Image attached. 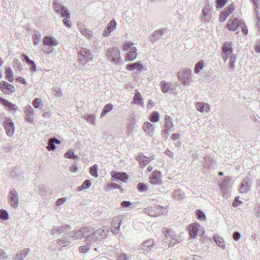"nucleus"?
I'll use <instances>...</instances> for the list:
<instances>
[{
  "label": "nucleus",
  "instance_id": "obj_1",
  "mask_svg": "<svg viewBox=\"0 0 260 260\" xmlns=\"http://www.w3.org/2000/svg\"><path fill=\"white\" fill-rule=\"evenodd\" d=\"M53 8L56 13L60 14L61 17L64 18L63 20L64 25L68 27H71L72 23L69 20L71 18V14L68 9L62 6L57 0L53 1Z\"/></svg>",
  "mask_w": 260,
  "mask_h": 260
},
{
  "label": "nucleus",
  "instance_id": "obj_37",
  "mask_svg": "<svg viewBox=\"0 0 260 260\" xmlns=\"http://www.w3.org/2000/svg\"><path fill=\"white\" fill-rule=\"evenodd\" d=\"M149 120L152 122H156L159 120V114L157 112H153L151 114Z\"/></svg>",
  "mask_w": 260,
  "mask_h": 260
},
{
  "label": "nucleus",
  "instance_id": "obj_5",
  "mask_svg": "<svg viewBox=\"0 0 260 260\" xmlns=\"http://www.w3.org/2000/svg\"><path fill=\"white\" fill-rule=\"evenodd\" d=\"M8 200L11 207L16 208L19 205V198L17 191L13 189L10 191L8 195Z\"/></svg>",
  "mask_w": 260,
  "mask_h": 260
},
{
  "label": "nucleus",
  "instance_id": "obj_13",
  "mask_svg": "<svg viewBox=\"0 0 260 260\" xmlns=\"http://www.w3.org/2000/svg\"><path fill=\"white\" fill-rule=\"evenodd\" d=\"M30 251L29 248H24L18 251L14 255L13 259L14 260H24Z\"/></svg>",
  "mask_w": 260,
  "mask_h": 260
},
{
  "label": "nucleus",
  "instance_id": "obj_17",
  "mask_svg": "<svg viewBox=\"0 0 260 260\" xmlns=\"http://www.w3.org/2000/svg\"><path fill=\"white\" fill-rule=\"evenodd\" d=\"M240 19L238 18H235L230 20L227 24L226 27L229 31H235L237 29L238 25L239 24V21Z\"/></svg>",
  "mask_w": 260,
  "mask_h": 260
},
{
  "label": "nucleus",
  "instance_id": "obj_24",
  "mask_svg": "<svg viewBox=\"0 0 260 260\" xmlns=\"http://www.w3.org/2000/svg\"><path fill=\"white\" fill-rule=\"evenodd\" d=\"M196 108L198 110L202 112H206L209 110V106L208 104L204 103H198L196 104Z\"/></svg>",
  "mask_w": 260,
  "mask_h": 260
},
{
  "label": "nucleus",
  "instance_id": "obj_51",
  "mask_svg": "<svg viewBox=\"0 0 260 260\" xmlns=\"http://www.w3.org/2000/svg\"><path fill=\"white\" fill-rule=\"evenodd\" d=\"M41 41V36L39 34H35L34 36V43L35 45L38 44Z\"/></svg>",
  "mask_w": 260,
  "mask_h": 260
},
{
  "label": "nucleus",
  "instance_id": "obj_57",
  "mask_svg": "<svg viewBox=\"0 0 260 260\" xmlns=\"http://www.w3.org/2000/svg\"><path fill=\"white\" fill-rule=\"evenodd\" d=\"M16 81L17 82H19L20 83L24 84V85H26V84H27L25 80L23 78H22L21 77H18V78H17L16 79Z\"/></svg>",
  "mask_w": 260,
  "mask_h": 260
},
{
  "label": "nucleus",
  "instance_id": "obj_10",
  "mask_svg": "<svg viewBox=\"0 0 260 260\" xmlns=\"http://www.w3.org/2000/svg\"><path fill=\"white\" fill-rule=\"evenodd\" d=\"M108 58L114 62H118L120 60V55L119 50L116 48H112L109 50L107 54Z\"/></svg>",
  "mask_w": 260,
  "mask_h": 260
},
{
  "label": "nucleus",
  "instance_id": "obj_61",
  "mask_svg": "<svg viewBox=\"0 0 260 260\" xmlns=\"http://www.w3.org/2000/svg\"><path fill=\"white\" fill-rule=\"evenodd\" d=\"M69 169L72 172H76L78 170V168L75 165H72L69 167Z\"/></svg>",
  "mask_w": 260,
  "mask_h": 260
},
{
  "label": "nucleus",
  "instance_id": "obj_29",
  "mask_svg": "<svg viewBox=\"0 0 260 260\" xmlns=\"http://www.w3.org/2000/svg\"><path fill=\"white\" fill-rule=\"evenodd\" d=\"M137 159L140 162V165L144 166L147 165L150 161L149 158L144 156L142 154L138 155Z\"/></svg>",
  "mask_w": 260,
  "mask_h": 260
},
{
  "label": "nucleus",
  "instance_id": "obj_32",
  "mask_svg": "<svg viewBox=\"0 0 260 260\" xmlns=\"http://www.w3.org/2000/svg\"><path fill=\"white\" fill-rule=\"evenodd\" d=\"M196 217L198 220L205 221L206 219L205 214L204 212L201 210H197L196 212Z\"/></svg>",
  "mask_w": 260,
  "mask_h": 260
},
{
  "label": "nucleus",
  "instance_id": "obj_60",
  "mask_svg": "<svg viewBox=\"0 0 260 260\" xmlns=\"http://www.w3.org/2000/svg\"><path fill=\"white\" fill-rule=\"evenodd\" d=\"M236 60V55H232L230 57V66L231 67L233 68L234 66V62Z\"/></svg>",
  "mask_w": 260,
  "mask_h": 260
},
{
  "label": "nucleus",
  "instance_id": "obj_50",
  "mask_svg": "<svg viewBox=\"0 0 260 260\" xmlns=\"http://www.w3.org/2000/svg\"><path fill=\"white\" fill-rule=\"evenodd\" d=\"M28 64L30 66L29 69L31 72H34L37 71V66L34 61L31 60Z\"/></svg>",
  "mask_w": 260,
  "mask_h": 260
},
{
  "label": "nucleus",
  "instance_id": "obj_54",
  "mask_svg": "<svg viewBox=\"0 0 260 260\" xmlns=\"http://www.w3.org/2000/svg\"><path fill=\"white\" fill-rule=\"evenodd\" d=\"M129 257L125 253H120L118 256V260H128Z\"/></svg>",
  "mask_w": 260,
  "mask_h": 260
},
{
  "label": "nucleus",
  "instance_id": "obj_6",
  "mask_svg": "<svg viewBox=\"0 0 260 260\" xmlns=\"http://www.w3.org/2000/svg\"><path fill=\"white\" fill-rule=\"evenodd\" d=\"M4 124L7 135L9 137H12L15 131L14 124L12 119L10 117H6Z\"/></svg>",
  "mask_w": 260,
  "mask_h": 260
},
{
  "label": "nucleus",
  "instance_id": "obj_49",
  "mask_svg": "<svg viewBox=\"0 0 260 260\" xmlns=\"http://www.w3.org/2000/svg\"><path fill=\"white\" fill-rule=\"evenodd\" d=\"M78 28L80 29V32H91V31L88 30L86 28H85V26L82 24L79 23L78 24Z\"/></svg>",
  "mask_w": 260,
  "mask_h": 260
},
{
  "label": "nucleus",
  "instance_id": "obj_2",
  "mask_svg": "<svg viewBox=\"0 0 260 260\" xmlns=\"http://www.w3.org/2000/svg\"><path fill=\"white\" fill-rule=\"evenodd\" d=\"M190 238H194L196 237L202 236L205 233L204 228L199 223H192L187 226Z\"/></svg>",
  "mask_w": 260,
  "mask_h": 260
},
{
  "label": "nucleus",
  "instance_id": "obj_41",
  "mask_svg": "<svg viewBox=\"0 0 260 260\" xmlns=\"http://www.w3.org/2000/svg\"><path fill=\"white\" fill-rule=\"evenodd\" d=\"M165 126L167 129H169L173 127V124L171 122V118L169 116H166L165 118Z\"/></svg>",
  "mask_w": 260,
  "mask_h": 260
},
{
  "label": "nucleus",
  "instance_id": "obj_63",
  "mask_svg": "<svg viewBox=\"0 0 260 260\" xmlns=\"http://www.w3.org/2000/svg\"><path fill=\"white\" fill-rule=\"evenodd\" d=\"M180 135L177 133L173 134L171 136V139L173 140H177L179 138Z\"/></svg>",
  "mask_w": 260,
  "mask_h": 260
},
{
  "label": "nucleus",
  "instance_id": "obj_45",
  "mask_svg": "<svg viewBox=\"0 0 260 260\" xmlns=\"http://www.w3.org/2000/svg\"><path fill=\"white\" fill-rule=\"evenodd\" d=\"M90 173L93 176L98 177V168L96 165L90 168Z\"/></svg>",
  "mask_w": 260,
  "mask_h": 260
},
{
  "label": "nucleus",
  "instance_id": "obj_23",
  "mask_svg": "<svg viewBox=\"0 0 260 260\" xmlns=\"http://www.w3.org/2000/svg\"><path fill=\"white\" fill-rule=\"evenodd\" d=\"M96 232H93L91 235L86 236V240L87 241V244L89 245L93 244L97 241V237H96Z\"/></svg>",
  "mask_w": 260,
  "mask_h": 260
},
{
  "label": "nucleus",
  "instance_id": "obj_33",
  "mask_svg": "<svg viewBox=\"0 0 260 260\" xmlns=\"http://www.w3.org/2000/svg\"><path fill=\"white\" fill-rule=\"evenodd\" d=\"M6 78L7 79L11 82H12L14 81L13 78V72L11 68H6Z\"/></svg>",
  "mask_w": 260,
  "mask_h": 260
},
{
  "label": "nucleus",
  "instance_id": "obj_59",
  "mask_svg": "<svg viewBox=\"0 0 260 260\" xmlns=\"http://www.w3.org/2000/svg\"><path fill=\"white\" fill-rule=\"evenodd\" d=\"M21 57H22V59L25 61L26 62H27V63L28 64L30 61V59H29V58L28 57V56L25 54H22V55H21Z\"/></svg>",
  "mask_w": 260,
  "mask_h": 260
},
{
  "label": "nucleus",
  "instance_id": "obj_20",
  "mask_svg": "<svg viewBox=\"0 0 260 260\" xmlns=\"http://www.w3.org/2000/svg\"><path fill=\"white\" fill-rule=\"evenodd\" d=\"M0 102L4 106H5L6 108H8L9 110H18V107L17 106L1 96Z\"/></svg>",
  "mask_w": 260,
  "mask_h": 260
},
{
  "label": "nucleus",
  "instance_id": "obj_15",
  "mask_svg": "<svg viewBox=\"0 0 260 260\" xmlns=\"http://www.w3.org/2000/svg\"><path fill=\"white\" fill-rule=\"evenodd\" d=\"M43 41L45 45L49 47L56 46L58 44L57 40L52 36H46L44 38Z\"/></svg>",
  "mask_w": 260,
  "mask_h": 260
},
{
  "label": "nucleus",
  "instance_id": "obj_7",
  "mask_svg": "<svg viewBox=\"0 0 260 260\" xmlns=\"http://www.w3.org/2000/svg\"><path fill=\"white\" fill-rule=\"evenodd\" d=\"M0 89L3 92L6 94H10L15 91L14 86L5 81L0 82Z\"/></svg>",
  "mask_w": 260,
  "mask_h": 260
},
{
  "label": "nucleus",
  "instance_id": "obj_27",
  "mask_svg": "<svg viewBox=\"0 0 260 260\" xmlns=\"http://www.w3.org/2000/svg\"><path fill=\"white\" fill-rule=\"evenodd\" d=\"M91 183L89 180H85L81 186H78L76 190L77 191H81L83 190L89 188L91 186Z\"/></svg>",
  "mask_w": 260,
  "mask_h": 260
},
{
  "label": "nucleus",
  "instance_id": "obj_36",
  "mask_svg": "<svg viewBox=\"0 0 260 260\" xmlns=\"http://www.w3.org/2000/svg\"><path fill=\"white\" fill-rule=\"evenodd\" d=\"M228 0H215V6L217 9H221L224 7Z\"/></svg>",
  "mask_w": 260,
  "mask_h": 260
},
{
  "label": "nucleus",
  "instance_id": "obj_31",
  "mask_svg": "<svg viewBox=\"0 0 260 260\" xmlns=\"http://www.w3.org/2000/svg\"><path fill=\"white\" fill-rule=\"evenodd\" d=\"M133 100L135 104H137L141 106L143 105V99L139 92L137 91L135 93V95L134 96Z\"/></svg>",
  "mask_w": 260,
  "mask_h": 260
},
{
  "label": "nucleus",
  "instance_id": "obj_3",
  "mask_svg": "<svg viewBox=\"0 0 260 260\" xmlns=\"http://www.w3.org/2000/svg\"><path fill=\"white\" fill-rule=\"evenodd\" d=\"M133 44L130 42H126L123 45V50L126 51H129L125 58L126 61H132L137 57L136 49L133 47Z\"/></svg>",
  "mask_w": 260,
  "mask_h": 260
},
{
  "label": "nucleus",
  "instance_id": "obj_25",
  "mask_svg": "<svg viewBox=\"0 0 260 260\" xmlns=\"http://www.w3.org/2000/svg\"><path fill=\"white\" fill-rule=\"evenodd\" d=\"M237 32H239L241 31L242 32H248V28L247 26L246 25L244 20L240 19L239 21V24L237 26Z\"/></svg>",
  "mask_w": 260,
  "mask_h": 260
},
{
  "label": "nucleus",
  "instance_id": "obj_55",
  "mask_svg": "<svg viewBox=\"0 0 260 260\" xmlns=\"http://www.w3.org/2000/svg\"><path fill=\"white\" fill-rule=\"evenodd\" d=\"M86 120L90 123L94 124L95 117L93 115H89L86 117Z\"/></svg>",
  "mask_w": 260,
  "mask_h": 260
},
{
  "label": "nucleus",
  "instance_id": "obj_39",
  "mask_svg": "<svg viewBox=\"0 0 260 260\" xmlns=\"http://www.w3.org/2000/svg\"><path fill=\"white\" fill-rule=\"evenodd\" d=\"M9 218V214L8 212L5 209L0 210V219L6 220Z\"/></svg>",
  "mask_w": 260,
  "mask_h": 260
},
{
  "label": "nucleus",
  "instance_id": "obj_8",
  "mask_svg": "<svg viewBox=\"0 0 260 260\" xmlns=\"http://www.w3.org/2000/svg\"><path fill=\"white\" fill-rule=\"evenodd\" d=\"M112 180L113 181H121L122 182H126L128 176L125 173L117 172L113 171L111 172Z\"/></svg>",
  "mask_w": 260,
  "mask_h": 260
},
{
  "label": "nucleus",
  "instance_id": "obj_35",
  "mask_svg": "<svg viewBox=\"0 0 260 260\" xmlns=\"http://www.w3.org/2000/svg\"><path fill=\"white\" fill-rule=\"evenodd\" d=\"M32 105L35 108L41 109L42 107V101L40 99L36 98L32 101Z\"/></svg>",
  "mask_w": 260,
  "mask_h": 260
},
{
  "label": "nucleus",
  "instance_id": "obj_48",
  "mask_svg": "<svg viewBox=\"0 0 260 260\" xmlns=\"http://www.w3.org/2000/svg\"><path fill=\"white\" fill-rule=\"evenodd\" d=\"M67 201L66 198H61L58 199L55 202V205L57 206H60L63 204Z\"/></svg>",
  "mask_w": 260,
  "mask_h": 260
},
{
  "label": "nucleus",
  "instance_id": "obj_58",
  "mask_svg": "<svg viewBox=\"0 0 260 260\" xmlns=\"http://www.w3.org/2000/svg\"><path fill=\"white\" fill-rule=\"evenodd\" d=\"M170 233H171V231L169 229H168L167 228H163L162 233L165 236L167 237V236H169Z\"/></svg>",
  "mask_w": 260,
  "mask_h": 260
},
{
  "label": "nucleus",
  "instance_id": "obj_56",
  "mask_svg": "<svg viewBox=\"0 0 260 260\" xmlns=\"http://www.w3.org/2000/svg\"><path fill=\"white\" fill-rule=\"evenodd\" d=\"M58 242L59 243V245H61V244H63L62 245V247H64V246H68L70 242L68 241V240H63V239H59L58 240Z\"/></svg>",
  "mask_w": 260,
  "mask_h": 260
},
{
  "label": "nucleus",
  "instance_id": "obj_46",
  "mask_svg": "<svg viewBox=\"0 0 260 260\" xmlns=\"http://www.w3.org/2000/svg\"><path fill=\"white\" fill-rule=\"evenodd\" d=\"M161 89L164 92H167L170 89V86L167 83L162 82L161 84Z\"/></svg>",
  "mask_w": 260,
  "mask_h": 260
},
{
  "label": "nucleus",
  "instance_id": "obj_11",
  "mask_svg": "<svg viewBox=\"0 0 260 260\" xmlns=\"http://www.w3.org/2000/svg\"><path fill=\"white\" fill-rule=\"evenodd\" d=\"M90 232V229L88 227H83L79 231H77L71 238L74 240L80 239L86 237Z\"/></svg>",
  "mask_w": 260,
  "mask_h": 260
},
{
  "label": "nucleus",
  "instance_id": "obj_14",
  "mask_svg": "<svg viewBox=\"0 0 260 260\" xmlns=\"http://www.w3.org/2000/svg\"><path fill=\"white\" fill-rule=\"evenodd\" d=\"M161 174L159 171H154L149 177V182L152 184H158L160 182Z\"/></svg>",
  "mask_w": 260,
  "mask_h": 260
},
{
  "label": "nucleus",
  "instance_id": "obj_21",
  "mask_svg": "<svg viewBox=\"0 0 260 260\" xmlns=\"http://www.w3.org/2000/svg\"><path fill=\"white\" fill-rule=\"evenodd\" d=\"M143 66L140 62H136L133 64H129L126 66V69L128 70L133 71V70H137L139 71H141L143 68Z\"/></svg>",
  "mask_w": 260,
  "mask_h": 260
},
{
  "label": "nucleus",
  "instance_id": "obj_53",
  "mask_svg": "<svg viewBox=\"0 0 260 260\" xmlns=\"http://www.w3.org/2000/svg\"><path fill=\"white\" fill-rule=\"evenodd\" d=\"M8 256L5 251L3 249H0V260H5L7 259Z\"/></svg>",
  "mask_w": 260,
  "mask_h": 260
},
{
  "label": "nucleus",
  "instance_id": "obj_52",
  "mask_svg": "<svg viewBox=\"0 0 260 260\" xmlns=\"http://www.w3.org/2000/svg\"><path fill=\"white\" fill-rule=\"evenodd\" d=\"M137 188L139 191H146L147 189V186L142 183H139L137 185Z\"/></svg>",
  "mask_w": 260,
  "mask_h": 260
},
{
  "label": "nucleus",
  "instance_id": "obj_40",
  "mask_svg": "<svg viewBox=\"0 0 260 260\" xmlns=\"http://www.w3.org/2000/svg\"><path fill=\"white\" fill-rule=\"evenodd\" d=\"M204 67V62L203 61H200L198 62L194 68V72L196 73H199L200 70H202Z\"/></svg>",
  "mask_w": 260,
  "mask_h": 260
},
{
  "label": "nucleus",
  "instance_id": "obj_38",
  "mask_svg": "<svg viewBox=\"0 0 260 260\" xmlns=\"http://www.w3.org/2000/svg\"><path fill=\"white\" fill-rule=\"evenodd\" d=\"M113 109V106L111 104L106 105L102 112L101 116H104L107 113L111 111Z\"/></svg>",
  "mask_w": 260,
  "mask_h": 260
},
{
  "label": "nucleus",
  "instance_id": "obj_44",
  "mask_svg": "<svg viewBox=\"0 0 260 260\" xmlns=\"http://www.w3.org/2000/svg\"><path fill=\"white\" fill-rule=\"evenodd\" d=\"M53 93L55 96H61L62 95V91L60 88L55 87L53 88Z\"/></svg>",
  "mask_w": 260,
  "mask_h": 260
},
{
  "label": "nucleus",
  "instance_id": "obj_19",
  "mask_svg": "<svg viewBox=\"0 0 260 260\" xmlns=\"http://www.w3.org/2000/svg\"><path fill=\"white\" fill-rule=\"evenodd\" d=\"M143 130L145 132V133L148 135L149 136H152L153 132H154V127L152 124L149 122H145L143 125L142 126Z\"/></svg>",
  "mask_w": 260,
  "mask_h": 260
},
{
  "label": "nucleus",
  "instance_id": "obj_34",
  "mask_svg": "<svg viewBox=\"0 0 260 260\" xmlns=\"http://www.w3.org/2000/svg\"><path fill=\"white\" fill-rule=\"evenodd\" d=\"M66 158L76 159L78 158L77 155H75L73 149H70L64 155Z\"/></svg>",
  "mask_w": 260,
  "mask_h": 260
},
{
  "label": "nucleus",
  "instance_id": "obj_62",
  "mask_svg": "<svg viewBox=\"0 0 260 260\" xmlns=\"http://www.w3.org/2000/svg\"><path fill=\"white\" fill-rule=\"evenodd\" d=\"M239 197H236V199L234 200V201L233 202V205L234 207H237L240 204L241 202L239 201Z\"/></svg>",
  "mask_w": 260,
  "mask_h": 260
},
{
  "label": "nucleus",
  "instance_id": "obj_30",
  "mask_svg": "<svg viewBox=\"0 0 260 260\" xmlns=\"http://www.w3.org/2000/svg\"><path fill=\"white\" fill-rule=\"evenodd\" d=\"M153 245V241L151 240H148L141 244V248L143 250H147L148 248L152 247Z\"/></svg>",
  "mask_w": 260,
  "mask_h": 260
},
{
  "label": "nucleus",
  "instance_id": "obj_18",
  "mask_svg": "<svg viewBox=\"0 0 260 260\" xmlns=\"http://www.w3.org/2000/svg\"><path fill=\"white\" fill-rule=\"evenodd\" d=\"M202 19L205 23L209 22L211 20V11L209 8L205 7L203 9Z\"/></svg>",
  "mask_w": 260,
  "mask_h": 260
},
{
  "label": "nucleus",
  "instance_id": "obj_9",
  "mask_svg": "<svg viewBox=\"0 0 260 260\" xmlns=\"http://www.w3.org/2000/svg\"><path fill=\"white\" fill-rule=\"evenodd\" d=\"M121 216H115L113 217L111 224V230L114 234H116L119 231L121 222Z\"/></svg>",
  "mask_w": 260,
  "mask_h": 260
},
{
  "label": "nucleus",
  "instance_id": "obj_16",
  "mask_svg": "<svg viewBox=\"0 0 260 260\" xmlns=\"http://www.w3.org/2000/svg\"><path fill=\"white\" fill-rule=\"evenodd\" d=\"M25 113L26 114V121L28 122H32L34 121L33 115L34 110L30 105L25 107Z\"/></svg>",
  "mask_w": 260,
  "mask_h": 260
},
{
  "label": "nucleus",
  "instance_id": "obj_28",
  "mask_svg": "<svg viewBox=\"0 0 260 260\" xmlns=\"http://www.w3.org/2000/svg\"><path fill=\"white\" fill-rule=\"evenodd\" d=\"M117 26V23L114 19L111 20L110 22L107 25V29L108 32L107 30H105L104 32H111L115 30Z\"/></svg>",
  "mask_w": 260,
  "mask_h": 260
},
{
  "label": "nucleus",
  "instance_id": "obj_22",
  "mask_svg": "<svg viewBox=\"0 0 260 260\" xmlns=\"http://www.w3.org/2000/svg\"><path fill=\"white\" fill-rule=\"evenodd\" d=\"M232 44L230 43L225 42L222 46V52L225 55H229L232 52Z\"/></svg>",
  "mask_w": 260,
  "mask_h": 260
},
{
  "label": "nucleus",
  "instance_id": "obj_12",
  "mask_svg": "<svg viewBox=\"0 0 260 260\" xmlns=\"http://www.w3.org/2000/svg\"><path fill=\"white\" fill-rule=\"evenodd\" d=\"M191 71L186 70L180 72L178 74L179 79L184 84H188L191 79Z\"/></svg>",
  "mask_w": 260,
  "mask_h": 260
},
{
  "label": "nucleus",
  "instance_id": "obj_4",
  "mask_svg": "<svg viewBox=\"0 0 260 260\" xmlns=\"http://www.w3.org/2000/svg\"><path fill=\"white\" fill-rule=\"evenodd\" d=\"M79 62L84 64L86 61H89L92 59V55L89 49L82 47L78 51Z\"/></svg>",
  "mask_w": 260,
  "mask_h": 260
},
{
  "label": "nucleus",
  "instance_id": "obj_43",
  "mask_svg": "<svg viewBox=\"0 0 260 260\" xmlns=\"http://www.w3.org/2000/svg\"><path fill=\"white\" fill-rule=\"evenodd\" d=\"M56 147L54 144V142H52L50 139H49L48 146L47 147V149L48 151H53L56 149Z\"/></svg>",
  "mask_w": 260,
  "mask_h": 260
},
{
  "label": "nucleus",
  "instance_id": "obj_42",
  "mask_svg": "<svg viewBox=\"0 0 260 260\" xmlns=\"http://www.w3.org/2000/svg\"><path fill=\"white\" fill-rule=\"evenodd\" d=\"M70 226L68 225H65L61 227H58V233L59 234L64 233L69 230H70Z\"/></svg>",
  "mask_w": 260,
  "mask_h": 260
},
{
  "label": "nucleus",
  "instance_id": "obj_47",
  "mask_svg": "<svg viewBox=\"0 0 260 260\" xmlns=\"http://www.w3.org/2000/svg\"><path fill=\"white\" fill-rule=\"evenodd\" d=\"M89 246L88 244H86L85 246H81L79 247V250L81 253H85L89 249Z\"/></svg>",
  "mask_w": 260,
  "mask_h": 260
},
{
  "label": "nucleus",
  "instance_id": "obj_26",
  "mask_svg": "<svg viewBox=\"0 0 260 260\" xmlns=\"http://www.w3.org/2000/svg\"><path fill=\"white\" fill-rule=\"evenodd\" d=\"M235 10V4L234 3H232L229 7L225 8L223 10V13L225 14V16L224 18H227L230 14L234 13Z\"/></svg>",
  "mask_w": 260,
  "mask_h": 260
},
{
  "label": "nucleus",
  "instance_id": "obj_64",
  "mask_svg": "<svg viewBox=\"0 0 260 260\" xmlns=\"http://www.w3.org/2000/svg\"><path fill=\"white\" fill-rule=\"evenodd\" d=\"M121 205L122 207H127L131 205V203L129 201H123Z\"/></svg>",
  "mask_w": 260,
  "mask_h": 260
}]
</instances>
